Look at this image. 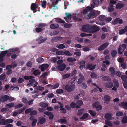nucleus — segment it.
Segmentation results:
<instances>
[{
    "instance_id": "obj_1",
    "label": "nucleus",
    "mask_w": 127,
    "mask_h": 127,
    "mask_svg": "<svg viewBox=\"0 0 127 127\" xmlns=\"http://www.w3.org/2000/svg\"><path fill=\"white\" fill-rule=\"evenodd\" d=\"M75 87V85L74 84H72L70 85H67L65 86L64 89L67 92H70L74 89Z\"/></svg>"
},
{
    "instance_id": "obj_2",
    "label": "nucleus",
    "mask_w": 127,
    "mask_h": 127,
    "mask_svg": "<svg viewBox=\"0 0 127 127\" xmlns=\"http://www.w3.org/2000/svg\"><path fill=\"white\" fill-rule=\"evenodd\" d=\"M91 25L89 24L85 25L82 27L83 31L90 33Z\"/></svg>"
},
{
    "instance_id": "obj_3",
    "label": "nucleus",
    "mask_w": 127,
    "mask_h": 127,
    "mask_svg": "<svg viewBox=\"0 0 127 127\" xmlns=\"http://www.w3.org/2000/svg\"><path fill=\"white\" fill-rule=\"evenodd\" d=\"M127 45L125 44H123L120 45L119 47L118 52L119 54H122L124 51L126 49Z\"/></svg>"
},
{
    "instance_id": "obj_4",
    "label": "nucleus",
    "mask_w": 127,
    "mask_h": 127,
    "mask_svg": "<svg viewBox=\"0 0 127 127\" xmlns=\"http://www.w3.org/2000/svg\"><path fill=\"white\" fill-rule=\"evenodd\" d=\"M90 33H94L99 31V28L96 25H91Z\"/></svg>"
},
{
    "instance_id": "obj_5",
    "label": "nucleus",
    "mask_w": 127,
    "mask_h": 127,
    "mask_svg": "<svg viewBox=\"0 0 127 127\" xmlns=\"http://www.w3.org/2000/svg\"><path fill=\"white\" fill-rule=\"evenodd\" d=\"M109 45L108 42H106L100 45L98 48V50L99 51H101L103 50L105 48H107Z\"/></svg>"
},
{
    "instance_id": "obj_6",
    "label": "nucleus",
    "mask_w": 127,
    "mask_h": 127,
    "mask_svg": "<svg viewBox=\"0 0 127 127\" xmlns=\"http://www.w3.org/2000/svg\"><path fill=\"white\" fill-rule=\"evenodd\" d=\"M44 114L47 115L49 116V118L50 120L53 119L54 115L52 113V112L46 111L44 112Z\"/></svg>"
},
{
    "instance_id": "obj_7",
    "label": "nucleus",
    "mask_w": 127,
    "mask_h": 127,
    "mask_svg": "<svg viewBox=\"0 0 127 127\" xmlns=\"http://www.w3.org/2000/svg\"><path fill=\"white\" fill-rule=\"evenodd\" d=\"M66 65L64 64H62L58 66L57 68L60 71H62L65 69Z\"/></svg>"
},
{
    "instance_id": "obj_8",
    "label": "nucleus",
    "mask_w": 127,
    "mask_h": 127,
    "mask_svg": "<svg viewBox=\"0 0 127 127\" xmlns=\"http://www.w3.org/2000/svg\"><path fill=\"white\" fill-rule=\"evenodd\" d=\"M92 9V7L90 6H87L86 9L83 10V13L84 14H88V13Z\"/></svg>"
},
{
    "instance_id": "obj_9",
    "label": "nucleus",
    "mask_w": 127,
    "mask_h": 127,
    "mask_svg": "<svg viewBox=\"0 0 127 127\" xmlns=\"http://www.w3.org/2000/svg\"><path fill=\"white\" fill-rule=\"evenodd\" d=\"M8 96L7 95H5L0 98V102H3L6 101L8 100Z\"/></svg>"
},
{
    "instance_id": "obj_10",
    "label": "nucleus",
    "mask_w": 127,
    "mask_h": 127,
    "mask_svg": "<svg viewBox=\"0 0 127 127\" xmlns=\"http://www.w3.org/2000/svg\"><path fill=\"white\" fill-rule=\"evenodd\" d=\"M49 66V65L47 64H43L40 66L41 70L42 71H44L45 69L47 68Z\"/></svg>"
},
{
    "instance_id": "obj_11",
    "label": "nucleus",
    "mask_w": 127,
    "mask_h": 127,
    "mask_svg": "<svg viewBox=\"0 0 127 127\" xmlns=\"http://www.w3.org/2000/svg\"><path fill=\"white\" fill-rule=\"evenodd\" d=\"M96 65V64H95L93 66L92 64H89L87 65L86 68L87 69H88L90 70H92L95 68Z\"/></svg>"
},
{
    "instance_id": "obj_12",
    "label": "nucleus",
    "mask_w": 127,
    "mask_h": 127,
    "mask_svg": "<svg viewBox=\"0 0 127 127\" xmlns=\"http://www.w3.org/2000/svg\"><path fill=\"white\" fill-rule=\"evenodd\" d=\"M113 83L110 82H106L105 84V86L107 88H111L113 87Z\"/></svg>"
},
{
    "instance_id": "obj_13",
    "label": "nucleus",
    "mask_w": 127,
    "mask_h": 127,
    "mask_svg": "<svg viewBox=\"0 0 127 127\" xmlns=\"http://www.w3.org/2000/svg\"><path fill=\"white\" fill-rule=\"evenodd\" d=\"M102 80L103 81H106L107 82H110L111 81V78L108 76H105L102 77Z\"/></svg>"
},
{
    "instance_id": "obj_14",
    "label": "nucleus",
    "mask_w": 127,
    "mask_h": 127,
    "mask_svg": "<svg viewBox=\"0 0 127 127\" xmlns=\"http://www.w3.org/2000/svg\"><path fill=\"white\" fill-rule=\"evenodd\" d=\"M7 52H9L8 51V50H5L2 51L0 54V58L3 59V58L5 56Z\"/></svg>"
},
{
    "instance_id": "obj_15",
    "label": "nucleus",
    "mask_w": 127,
    "mask_h": 127,
    "mask_svg": "<svg viewBox=\"0 0 127 127\" xmlns=\"http://www.w3.org/2000/svg\"><path fill=\"white\" fill-rule=\"evenodd\" d=\"M95 13L93 11H90L88 14H87V16L89 19L93 18L95 15Z\"/></svg>"
},
{
    "instance_id": "obj_16",
    "label": "nucleus",
    "mask_w": 127,
    "mask_h": 127,
    "mask_svg": "<svg viewBox=\"0 0 127 127\" xmlns=\"http://www.w3.org/2000/svg\"><path fill=\"white\" fill-rule=\"evenodd\" d=\"M59 27V25L57 24H52L50 26V28L52 29H58Z\"/></svg>"
},
{
    "instance_id": "obj_17",
    "label": "nucleus",
    "mask_w": 127,
    "mask_h": 127,
    "mask_svg": "<svg viewBox=\"0 0 127 127\" xmlns=\"http://www.w3.org/2000/svg\"><path fill=\"white\" fill-rule=\"evenodd\" d=\"M38 5L35 3H32L31 4V8L32 10L34 11L37 8Z\"/></svg>"
},
{
    "instance_id": "obj_18",
    "label": "nucleus",
    "mask_w": 127,
    "mask_h": 127,
    "mask_svg": "<svg viewBox=\"0 0 127 127\" xmlns=\"http://www.w3.org/2000/svg\"><path fill=\"white\" fill-rule=\"evenodd\" d=\"M104 117L105 119L107 120H110L112 119V115L109 113L106 114Z\"/></svg>"
},
{
    "instance_id": "obj_19",
    "label": "nucleus",
    "mask_w": 127,
    "mask_h": 127,
    "mask_svg": "<svg viewBox=\"0 0 127 127\" xmlns=\"http://www.w3.org/2000/svg\"><path fill=\"white\" fill-rule=\"evenodd\" d=\"M70 106L72 108H80V107L79 106H77V104L73 102H72L70 104Z\"/></svg>"
},
{
    "instance_id": "obj_20",
    "label": "nucleus",
    "mask_w": 127,
    "mask_h": 127,
    "mask_svg": "<svg viewBox=\"0 0 127 127\" xmlns=\"http://www.w3.org/2000/svg\"><path fill=\"white\" fill-rule=\"evenodd\" d=\"M56 19V22L64 24L65 22L64 21L62 20V19L59 18H55Z\"/></svg>"
},
{
    "instance_id": "obj_21",
    "label": "nucleus",
    "mask_w": 127,
    "mask_h": 127,
    "mask_svg": "<svg viewBox=\"0 0 127 127\" xmlns=\"http://www.w3.org/2000/svg\"><path fill=\"white\" fill-rule=\"evenodd\" d=\"M89 115V114L87 113H84L83 116L80 117V119L81 120H84L87 119L88 118Z\"/></svg>"
},
{
    "instance_id": "obj_22",
    "label": "nucleus",
    "mask_w": 127,
    "mask_h": 127,
    "mask_svg": "<svg viewBox=\"0 0 127 127\" xmlns=\"http://www.w3.org/2000/svg\"><path fill=\"white\" fill-rule=\"evenodd\" d=\"M117 54V52L115 50H112L111 53V55L113 58L115 57Z\"/></svg>"
},
{
    "instance_id": "obj_23",
    "label": "nucleus",
    "mask_w": 127,
    "mask_h": 127,
    "mask_svg": "<svg viewBox=\"0 0 127 127\" xmlns=\"http://www.w3.org/2000/svg\"><path fill=\"white\" fill-rule=\"evenodd\" d=\"M39 105L41 107L46 108L48 106V104L46 103L43 102H41L40 103Z\"/></svg>"
},
{
    "instance_id": "obj_24",
    "label": "nucleus",
    "mask_w": 127,
    "mask_h": 127,
    "mask_svg": "<svg viewBox=\"0 0 127 127\" xmlns=\"http://www.w3.org/2000/svg\"><path fill=\"white\" fill-rule=\"evenodd\" d=\"M103 99L106 101H110V97L108 95H106L104 96Z\"/></svg>"
},
{
    "instance_id": "obj_25",
    "label": "nucleus",
    "mask_w": 127,
    "mask_h": 127,
    "mask_svg": "<svg viewBox=\"0 0 127 127\" xmlns=\"http://www.w3.org/2000/svg\"><path fill=\"white\" fill-rule=\"evenodd\" d=\"M46 121L45 118H42L40 119L39 122V123L41 124H43Z\"/></svg>"
},
{
    "instance_id": "obj_26",
    "label": "nucleus",
    "mask_w": 127,
    "mask_h": 127,
    "mask_svg": "<svg viewBox=\"0 0 127 127\" xmlns=\"http://www.w3.org/2000/svg\"><path fill=\"white\" fill-rule=\"evenodd\" d=\"M121 106L125 109H127V102H121Z\"/></svg>"
},
{
    "instance_id": "obj_27",
    "label": "nucleus",
    "mask_w": 127,
    "mask_h": 127,
    "mask_svg": "<svg viewBox=\"0 0 127 127\" xmlns=\"http://www.w3.org/2000/svg\"><path fill=\"white\" fill-rule=\"evenodd\" d=\"M33 74L35 75H39L41 74V72L38 69L35 70L33 72Z\"/></svg>"
},
{
    "instance_id": "obj_28",
    "label": "nucleus",
    "mask_w": 127,
    "mask_h": 127,
    "mask_svg": "<svg viewBox=\"0 0 127 127\" xmlns=\"http://www.w3.org/2000/svg\"><path fill=\"white\" fill-rule=\"evenodd\" d=\"M19 50V48H11L10 49L8 50V51L9 52H16L17 51Z\"/></svg>"
},
{
    "instance_id": "obj_29",
    "label": "nucleus",
    "mask_w": 127,
    "mask_h": 127,
    "mask_svg": "<svg viewBox=\"0 0 127 127\" xmlns=\"http://www.w3.org/2000/svg\"><path fill=\"white\" fill-rule=\"evenodd\" d=\"M76 104L77 106H80V108L81 106L83 104V102L81 100H79L77 101Z\"/></svg>"
},
{
    "instance_id": "obj_30",
    "label": "nucleus",
    "mask_w": 127,
    "mask_h": 127,
    "mask_svg": "<svg viewBox=\"0 0 127 127\" xmlns=\"http://www.w3.org/2000/svg\"><path fill=\"white\" fill-rule=\"evenodd\" d=\"M124 6V4L122 3H118L116 5V8L121 9Z\"/></svg>"
},
{
    "instance_id": "obj_31",
    "label": "nucleus",
    "mask_w": 127,
    "mask_h": 127,
    "mask_svg": "<svg viewBox=\"0 0 127 127\" xmlns=\"http://www.w3.org/2000/svg\"><path fill=\"white\" fill-rule=\"evenodd\" d=\"M34 77L33 76H25L24 78L26 80H29L33 78Z\"/></svg>"
},
{
    "instance_id": "obj_32",
    "label": "nucleus",
    "mask_w": 127,
    "mask_h": 127,
    "mask_svg": "<svg viewBox=\"0 0 127 127\" xmlns=\"http://www.w3.org/2000/svg\"><path fill=\"white\" fill-rule=\"evenodd\" d=\"M121 121L123 124H126L127 123V116H124L122 120Z\"/></svg>"
},
{
    "instance_id": "obj_33",
    "label": "nucleus",
    "mask_w": 127,
    "mask_h": 127,
    "mask_svg": "<svg viewBox=\"0 0 127 127\" xmlns=\"http://www.w3.org/2000/svg\"><path fill=\"white\" fill-rule=\"evenodd\" d=\"M84 110L83 109H80L78 110V113H77V115L78 116H81L82 114L83 113V111Z\"/></svg>"
},
{
    "instance_id": "obj_34",
    "label": "nucleus",
    "mask_w": 127,
    "mask_h": 127,
    "mask_svg": "<svg viewBox=\"0 0 127 127\" xmlns=\"http://www.w3.org/2000/svg\"><path fill=\"white\" fill-rule=\"evenodd\" d=\"M60 107V110L61 111L62 113H66V110L65 109L63 108V105H61Z\"/></svg>"
},
{
    "instance_id": "obj_35",
    "label": "nucleus",
    "mask_w": 127,
    "mask_h": 127,
    "mask_svg": "<svg viewBox=\"0 0 127 127\" xmlns=\"http://www.w3.org/2000/svg\"><path fill=\"white\" fill-rule=\"evenodd\" d=\"M6 75L4 74H1L0 76V80L1 81L3 80L6 78Z\"/></svg>"
},
{
    "instance_id": "obj_36",
    "label": "nucleus",
    "mask_w": 127,
    "mask_h": 127,
    "mask_svg": "<svg viewBox=\"0 0 127 127\" xmlns=\"http://www.w3.org/2000/svg\"><path fill=\"white\" fill-rule=\"evenodd\" d=\"M37 111L36 110H33L31 112L30 114V115L31 116H33V115H37Z\"/></svg>"
},
{
    "instance_id": "obj_37",
    "label": "nucleus",
    "mask_w": 127,
    "mask_h": 127,
    "mask_svg": "<svg viewBox=\"0 0 127 127\" xmlns=\"http://www.w3.org/2000/svg\"><path fill=\"white\" fill-rule=\"evenodd\" d=\"M56 92L58 94H61L64 92V91L62 89H60L57 90Z\"/></svg>"
},
{
    "instance_id": "obj_38",
    "label": "nucleus",
    "mask_w": 127,
    "mask_h": 127,
    "mask_svg": "<svg viewBox=\"0 0 127 127\" xmlns=\"http://www.w3.org/2000/svg\"><path fill=\"white\" fill-rule=\"evenodd\" d=\"M56 47L59 49H63L65 48V46L63 44H61L59 45L58 46L57 45Z\"/></svg>"
},
{
    "instance_id": "obj_39",
    "label": "nucleus",
    "mask_w": 127,
    "mask_h": 127,
    "mask_svg": "<svg viewBox=\"0 0 127 127\" xmlns=\"http://www.w3.org/2000/svg\"><path fill=\"white\" fill-rule=\"evenodd\" d=\"M15 105L14 103L10 102L6 105V106L8 107L9 108H11L13 107Z\"/></svg>"
},
{
    "instance_id": "obj_40",
    "label": "nucleus",
    "mask_w": 127,
    "mask_h": 127,
    "mask_svg": "<svg viewBox=\"0 0 127 127\" xmlns=\"http://www.w3.org/2000/svg\"><path fill=\"white\" fill-rule=\"evenodd\" d=\"M99 19L101 21H103L105 20L106 17L104 15H101L99 16Z\"/></svg>"
},
{
    "instance_id": "obj_41",
    "label": "nucleus",
    "mask_w": 127,
    "mask_h": 127,
    "mask_svg": "<svg viewBox=\"0 0 127 127\" xmlns=\"http://www.w3.org/2000/svg\"><path fill=\"white\" fill-rule=\"evenodd\" d=\"M65 24L64 25V27L66 28H69L71 27L72 25L71 24L66 23H65Z\"/></svg>"
},
{
    "instance_id": "obj_42",
    "label": "nucleus",
    "mask_w": 127,
    "mask_h": 127,
    "mask_svg": "<svg viewBox=\"0 0 127 127\" xmlns=\"http://www.w3.org/2000/svg\"><path fill=\"white\" fill-rule=\"evenodd\" d=\"M67 56H71L72 55L71 54L69 51L67 50L64 52V55Z\"/></svg>"
},
{
    "instance_id": "obj_43",
    "label": "nucleus",
    "mask_w": 127,
    "mask_h": 127,
    "mask_svg": "<svg viewBox=\"0 0 127 127\" xmlns=\"http://www.w3.org/2000/svg\"><path fill=\"white\" fill-rule=\"evenodd\" d=\"M67 61L69 62H72L74 61H76V60L75 59H73L72 58H68L67 59Z\"/></svg>"
},
{
    "instance_id": "obj_44",
    "label": "nucleus",
    "mask_w": 127,
    "mask_h": 127,
    "mask_svg": "<svg viewBox=\"0 0 127 127\" xmlns=\"http://www.w3.org/2000/svg\"><path fill=\"white\" fill-rule=\"evenodd\" d=\"M36 62L38 63H41L44 61V59L41 57H39L36 60Z\"/></svg>"
},
{
    "instance_id": "obj_45",
    "label": "nucleus",
    "mask_w": 127,
    "mask_h": 127,
    "mask_svg": "<svg viewBox=\"0 0 127 127\" xmlns=\"http://www.w3.org/2000/svg\"><path fill=\"white\" fill-rule=\"evenodd\" d=\"M117 2L116 1L114 0H111L110 1L109 5L110 6L114 7L113 6V4H115Z\"/></svg>"
},
{
    "instance_id": "obj_46",
    "label": "nucleus",
    "mask_w": 127,
    "mask_h": 127,
    "mask_svg": "<svg viewBox=\"0 0 127 127\" xmlns=\"http://www.w3.org/2000/svg\"><path fill=\"white\" fill-rule=\"evenodd\" d=\"M89 112L92 116H95L96 114V113L94 111L92 110H90Z\"/></svg>"
},
{
    "instance_id": "obj_47",
    "label": "nucleus",
    "mask_w": 127,
    "mask_h": 127,
    "mask_svg": "<svg viewBox=\"0 0 127 127\" xmlns=\"http://www.w3.org/2000/svg\"><path fill=\"white\" fill-rule=\"evenodd\" d=\"M65 14L66 16L64 18V19L67 22L66 20L69 18V17L71 16V14H70L66 12L65 13Z\"/></svg>"
},
{
    "instance_id": "obj_48",
    "label": "nucleus",
    "mask_w": 127,
    "mask_h": 127,
    "mask_svg": "<svg viewBox=\"0 0 127 127\" xmlns=\"http://www.w3.org/2000/svg\"><path fill=\"white\" fill-rule=\"evenodd\" d=\"M99 105L98 102H96L93 104V106L94 108H96Z\"/></svg>"
},
{
    "instance_id": "obj_49",
    "label": "nucleus",
    "mask_w": 127,
    "mask_h": 127,
    "mask_svg": "<svg viewBox=\"0 0 127 127\" xmlns=\"http://www.w3.org/2000/svg\"><path fill=\"white\" fill-rule=\"evenodd\" d=\"M37 122V119H34L32 123V127H34L35 126L36 123Z\"/></svg>"
},
{
    "instance_id": "obj_50",
    "label": "nucleus",
    "mask_w": 127,
    "mask_h": 127,
    "mask_svg": "<svg viewBox=\"0 0 127 127\" xmlns=\"http://www.w3.org/2000/svg\"><path fill=\"white\" fill-rule=\"evenodd\" d=\"M33 109V108H32L28 109L25 110V113L26 114H29V113H30L31 112V111Z\"/></svg>"
},
{
    "instance_id": "obj_51",
    "label": "nucleus",
    "mask_w": 127,
    "mask_h": 127,
    "mask_svg": "<svg viewBox=\"0 0 127 127\" xmlns=\"http://www.w3.org/2000/svg\"><path fill=\"white\" fill-rule=\"evenodd\" d=\"M42 30V28H40L38 27V28H36L35 29V31H36V32L37 33H39L41 32Z\"/></svg>"
},
{
    "instance_id": "obj_52",
    "label": "nucleus",
    "mask_w": 127,
    "mask_h": 127,
    "mask_svg": "<svg viewBox=\"0 0 127 127\" xmlns=\"http://www.w3.org/2000/svg\"><path fill=\"white\" fill-rule=\"evenodd\" d=\"M123 114V113L120 111H117L116 113V115L118 117L122 116Z\"/></svg>"
},
{
    "instance_id": "obj_53",
    "label": "nucleus",
    "mask_w": 127,
    "mask_h": 127,
    "mask_svg": "<svg viewBox=\"0 0 127 127\" xmlns=\"http://www.w3.org/2000/svg\"><path fill=\"white\" fill-rule=\"evenodd\" d=\"M59 86V84L58 83H57L56 84L52 86V89H54L57 88Z\"/></svg>"
},
{
    "instance_id": "obj_54",
    "label": "nucleus",
    "mask_w": 127,
    "mask_h": 127,
    "mask_svg": "<svg viewBox=\"0 0 127 127\" xmlns=\"http://www.w3.org/2000/svg\"><path fill=\"white\" fill-rule=\"evenodd\" d=\"M70 76V74H64L63 76V78L64 79L69 78Z\"/></svg>"
},
{
    "instance_id": "obj_55",
    "label": "nucleus",
    "mask_w": 127,
    "mask_h": 127,
    "mask_svg": "<svg viewBox=\"0 0 127 127\" xmlns=\"http://www.w3.org/2000/svg\"><path fill=\"white\" fill-rule=\"evenodd\" d=\"M56 54L58 55H64V52L63 51H57L56 52Z\"/></svg>"
},
{
    "instance_id": "obj_56",
    "label": "nucleus",
    "mask_w": 127,
    "mask_h": 127,
    "mask_svg": "<svg viewBox=\"0 0 127 127\" xmlns=\"http://www.w3.org/2000/svg\"><path fill=\"white\" fill-rule=\"evenodd\" d=\"M91 77L93 78H96L97 77L96 74L94 72H92L90 74Z\"/></svg>"
},
{
    "instance_id": "obj_57",
    "label": "nucleus",
    "mask_w": 127,
    "mask_h": 127,
    "mask_svg": "<svg viewBox=\"0 0 127 127\" xmlns=\"http://www.w3.org/2000/svg\"><path fill=\"white\" fill-rule=\"evenodd\" d=\"M32 62L31 61L28 62L26 64V65L27 66L30 67H31L32 66Z\"/></svg>"
},
{
    "instance_id": "obj_58",
    "label": "nucleus",
    "mask_w": 127,
    "mask_h": 127,
    "mask_svg": "<svg viewBox=\"0 0 127 127\" xmlns=\"http://www.w3.org/2000/svg\"><path fill=\"white\" fill-rule=\"evenodd\" d=\"M46 39L47 38H45L43 39H40L39 40L38 43V44H40L42 43H43L45 41Z\"/></svg>"
},
{
    "instance_id": "obj_59",
    "label": "nucleus",
    "mask_w": 127,
    "mask_h": 127,
    "mask_svg": "<svg viewBox=\"0 0 127 127\" xmlns=\"http://www.w3.org/2000/svg\"><path fill=\"white\" fill-rule=\"evenodd\" d=\"M59 33V32L58 31H56L52 33V32L50 33L49 34L51 35H54L57 34Z\"/></svg>"
},
{
    "instance_id": "obj_60",
    "label": "nucleus",
    "mask_w": 127,
    "mask_h": 127,
    "mask_svg": "<svg viewBox=\"0 0 127 127\" xmlns=\"http://www.w3.org/2000/svg\"><path fill=\"white\" fill-rule=\"evenodd\" d=\"M23 106V104H19L17 105H16L14 106V107L15 109L19 108L22 107Z\"/></svg>"
},
{
    "instance_id": "obj_61",
    "label": "nucleus",
    "mask_w": 127,
    "mask_h": 127,
    "mask_svg": "<svg viewBox=\"0 0 127 127\" xmlns=\"http://www.w3.org/2000/svg\"><path fill=\"white\" fill-rule=\"evenodd\" d=\"M0 123L2 125H6V120L5 121L4 119H1L0 121Z\"/></svg>"
},
{
    "instance_id": "obj_62",
    "label": "nucleus",
    "mask_w": 127,
    "mask_h": 127,
    "mask_svg": "<svg viewBox=\"0 0 127 127\" xmlns=\"http://www.w3.org/2000/svg\"><path fill=\"white\" fill-rule=\"evenodd\" d=\"M22 102L25 104L27 103L28 100L26 97H23L22 99Z\"/></svg>"
},
{
    "instance_id": "obj_63",
    "label": "nucleus",
    "mask_w": 127,
    "mask_h": 127,
    "mask_svg": "<svg viewBox=\"0 0 127 127\" xmlns=\"http://www.w3.org/2000/svg\"><path fill=\"white\" fill-rule=\"evenodd\" d=\"M105 123L107 125L111 127L112 126V124L111 121H105Z\"/></svg>"
},
{
    "instance_id": "obj_64",
    "label": "nucleus",
    "mask_w": 127,
    "mask_h": 127,
    "mask_svg": "<svg viewBox=\"0 0 127 127\" xmlns=\"http://www.w3.org/2000/svg\"><path fill=\"white\" fill-rule=\"evenodd\" d=\"M125 32V31L123 29H121L119 30V34L120 35L122 34Z\"/></svg>"
}]
</instances>
